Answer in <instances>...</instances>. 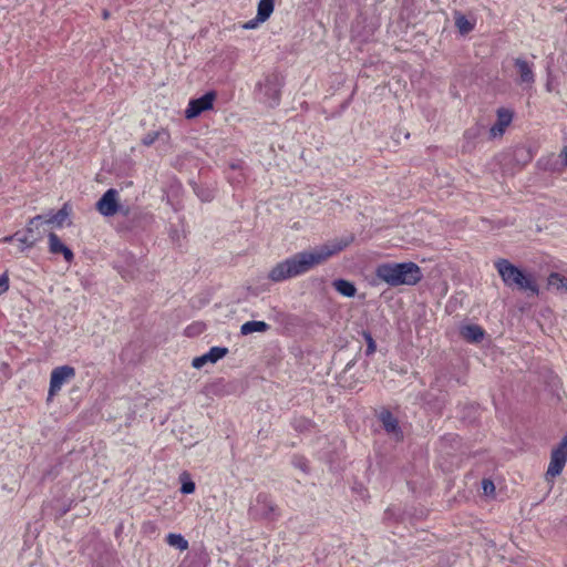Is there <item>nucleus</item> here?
Masks as SVG:
<instances>
[{"label": "nucleus", "instance_id": "f03ea898", "mask_svg": "<svg viewBox=\"0 0 567 567\" xmlns=\"http://www.w3.org/2000/svg\"><path fill=\"white\" fill-rule=\"evenodd\" d=\"M377 277L389 286H413L422 279L421 268L414 262H386L379 265Z\"/></svg>", "mask_w": 567, "mask_h": 567}, {"label": "nucleus", "instance_id": "b1692460", "mask_svg": "<svg viewBox=\"0 0 567 567\" xmlns=\"http://www.w3.org/2000/svg\"><path fill=\"white\" fill-rule=\"evenodd\" d=\"M157 140H164V141H167L168 140V133L166 131H157V132H151V133H147L143 140H142V143L145 145V146H151L152 144H154L155 141Z\"/></svg>", "mask_w": 567, "mask_h": 567}, {"label": "nucleus", "instance_id": "bb28decb", "mask_svg": "<svg viewBox=\"0 0 567 567\" xmlns=\"http://www.w3.org/2000/svg\"><path fill=\"white\" fill-rule=\"evenodd\" d=\"M480 134H481V127H480L478 125H475V126H473V127L468 128V130L465 132L464 136H465V138L474 140V138H476Z\"/></svg>", "mask_w": 567, "mask_h": 567}, {"label": "nucleus", "instance_id": "c9c22d12", "mask_svg": "<svg viewBox=\"0 0 567 567\" xmlns=\"http://www.w3.org/2000/svg\"><path fill=\"white\" fill-rule=\"evenodd\" d=\"M209 196H206V194H203V200H209Z\"/></svg>", "mask_w": 567, "mask_h": 567}, {"label": "nucleus", "instance_id": "1a4fd4ad", "mask_svg": "<svg viewBox=\"0 0 567 567\" xmlns=\"http://www.w3.org/2000/svg\"><path fill=\"white\" fill-rule=\"evenodd\" d=\"M216 94L214 92H207L198 99L190 100L187 109L185 110V116L187 118H194L202 112L213 109Z\"/></svg>", "mask_w": 567, "mask_h": 567}, {"label": "nucleus", "instance_id": "6ab92c4d", "mask_svg": "<svg viewBox=\"0 0 567 567\" xmlns=\"http://www.w3.org/2000/svg\"><path fill=\"white\" fill-rule=\"evenodd\" d=\"M333 288L342 296L351 298L357 293L355 286L346 279H337L332 282Z\"/></svg>", "mask_w": 567, "mask_h": 567}, {"label": "nucleus", "instance_id": "c85d7f7f", "mask_svg": "<svg viewBox=\"0 0 567 567\" xmlns=\"http://www.w3.org/2000/svg\"><path fill=\"white\" fill-rule=\"evenodd\" d=\"M482 487L486 495H489L495 491L494 483L491 480H483Z\"/></svg>", "mask_w": 567, "mask_h": 567}, {"label": "nucleus", "instance_id": "393cba45", "mask_svg": "<svg viewBox=\"0 0 567 567\" xmlns=\"http://www.w3.org/2000/svg\"><path fill=\"white\" fill-rule=\"evenodd\" d=\"M16 240L19 243L18 250L23 252L25 249L32 248L35 246V243L31 240L23 231L16 233Z\"/></svg>", "mask_w": 567, "mask_h": 567}, {"label": "nucleus", "instance_id": "e433bc0d", "mask_svg": "<svg viewBox=\"0 0 567 567\" xmlns=\"http://www.w3.org/2000/svg\"><path fill=\"white\" fill-rule=\"evenodd\" d=\"M560 443H567V435L560 441Z\"/></svg>", "mask_w": 567, "mask_h": 567}, {"label": "nucleus", "instance_id": "9b49d317", "mask_svg": "<svg viewBox=\"0 0 567 567\" xmlns=\"http://www.w3.org/2000/svg\"><path fill=\"white\" fill-rule=\"evenodd\" d=\"M48 246L49 251L53 255H63V258L66 262H72L74 259V254L72 250L65 246L60 237L55 233H49L48 235Z\"/></svg>", "mask_w": 567, "mask_h": 567}, {"label": "nucleus", "instance_id": "f3484780", "mask_svg": "<svg viewBox=\"0 0 567 567\" xmlns=\"http://www.w3.org/2000/svg\"><path fill=\"white\" fill-rule=\"evenodd\" d=\"M461 336L468 342H480L484 337V330L477 324H468L461 328Z\"/></svg>", "mask_w": 567, "mask_h": 567}, {"label": "nucleus", "instance_id": "7c9ffc66", "mask_svg": "<svg viewBox=\"0 0 567 567\" xmlns=\"http://www.w3.org/2000/svg\"><path fill=\"white\" fill-rule=\"evenodd\" d=\"M560 157L563 158V162L565 166H567V146H565L560 153Z\"/></svg>", "mask_w": 567, "mask_h": 567}, {"label": "nucleus", "instance_id": "cd10ccee", "mask_svg": "<svg viewBox=\"0 0 567 567\" xmlns=\"http://www.w3.org/2000/svg\"><path fill=\"white\" fill-rule=\"evenodd\" d=\"M195 491V483L192 481L184 482L181 487L183 494H192Z\"/></svg>", "mask_w": 567, "mask_h": 567}, {"label": "nucleus", "instance_id": "aec40b11", "mask_svg": "<svg viewBox=\"0 0 567 567\" xmlns=\"http://www.w3.org/2000/svg\"><path fill=\"white\" fill-rule=\"evenodd\" d=\"M269 329V324L265 321H247L240 327V333L248 336L254 332H266Z\"/></svg>", "mask_w": 567, "mask_h": 567}, {"label": "nucleus", "instance_id": "20e7f679", "mask_svg": "<svg viewBox=\"0 0 567 567\" xmlns=\"http://www.w3.org/2000/svg\"><path fill=\"white\" fill-rule=\"evenodd\" d=\"M280 85L278 75H267L264 82H260L257 85V95L259 101L269 106L278 105L280 101Z\"/></svg>", "mask_w": 567, "mask_h": 567}, {"label": "nucleus", "instance_id": "412c9836", "mask_svg": "<svg viewBox=\"0 0 567 567\" xmlns=\"http://www.w3.org/2000/svg\"><path fill=\"white\" fill-rule=\"evenodd\" d=\"M548 286L560 292L567 293V277H564L558 272H551L548 276Z\"/></svg>", "mask_w": 567, "mask_h": 567}, {"label": "nucleus", "instance_id": "4468645a", "mask_svg": "<svg viewBox=\"0 0 567 567\" xmlns=\"http://www.w3.org/2000/svg\"><path fill=\"white\" fill-rule=\"evenodd\" d=\"M513 118V113L506 109L497 110V121L489 128V135L492 138L499 137L504 134L505 128L511 124Z\"/></svg>", "mask_w": 567, "mask_h": 567}, {"label": "nucleus", "instance_id": "72a5a7b5", "mask_svg": "<svg viewBox=\"0 0 567 567\" xmlns=\"http://www.w3.org/2000/svg\"><path fill=\"white\" fill-rule=\"evenodd\" d=\"M103 18H104V19H107V18H109V11H106V10H104V11H103Z\"/></svg>", "mask_w": 567, "mask_h": 567}, {"label": "nucleus", "instance_id": "5701e85b", "mask_svg": "<svg viewBox=\"0 0 567 567\" xmlns=\"http://www.w3.org/2000/svg\"><path fill=\"white\" fill-rule=\"evenodd\" d=\"M166 543L169 546L179 549L181 551H184L188 548V542L181 534H168L166 536Z\"/></svg>", "mask_w": 567, "mask_h": 567}, {"label": "nucleus", "instance_id": "a211bd4d", "mask_svg": "<svg viewBox=\"0 0 567 567\" xmlns=\"http://www.w3.org/2000/svg\"><path fill=\"white\" fill-rule=\"evenodd\" d=\"M275 0H260L257 8V22H265L274 12Z\"/></svg>", "mask_w": 567, "mask_h": 567}, {"label": "nucleus", "instance_id": "f704fd0d", "mask_svg": "<svg viewBox=\"0 0 567 567\" xmlns=\"http://www.w3.org/2000/svg\"><path fill=\"white\" fill-rule=\"evenodd\" d=\"M209 196H206V194H203V200H209Z\"/></svg>", "mask_w": 567, "mask_h": 567}, {"label": "nucleus", "instance_id": "4be33fe9", "mask_svg": "<svg viewBox=\"0 0 567 567\" xmlns=\"http://www.w3.org/2000/svg\"><path fill=\"white\" fill-rule=\"evenodd\" d=\"M454 20L456 28L462 34H467L474 29V23L468 21V19L460 12L455 13Z\"/></svg>", "mask_w": 567, "mask_h": 567}, {"label": "nucleus", "instance_id": "9d476101", "mask_svg": "<svg viewBox=\"0 0 567 567\" xmlns=\"http://www.w3.org/2000/svg\"><path fill=\"white\" fill-rule=\"evenodd\" d=\"M228 353V349L225 347H213L209 351L200 357L193 359L192 365L195 369L203 368L206 363H216Z\"/></svg>", "mask_w": 567, "mask_h": 567}, {"label": "nucleus", "instance_id": "6e6552de", "mask_svg": "<svg viewBox=\"0 0 567 567\" xmlns=\"http://www.w3.org/2000/svg\"><path fill=\"white\" fill-rule=\"evenodd\" d=\"M97 212L105 216H114L118 212V192L114 188L107 189L96 203Z\"/></svg>", "mask_w": 567, "mask_h": 567}, {"label": "nucleus", "instance_id": "f8f14e48", "mask_svg": "<svg viewBox=\"0 0 567 567\" xmlns=\"http://www.w3.org/2000/svg\"><path fill=\"white\" fill-rule=\"evenodd\" d=\"M379 420L388 434L392 435L398 441L403 437L398 419L390 411L382 410L379 414Z\"/></svg>", "mask_w": 567, "mask_h": 567}, {"label": "nucleus", "instance_id": "0eeeda50", "mask_svg": "<svg viewBox=\"0 0 567 567\" xmlns=\"http://www.w3.org/2000/svg\"><path fill=\"white\" fill-rule=\"evenodd\" d=\"M74 377L75 369L73 367L61 365L53 369L50 377L49 399L54 396Z\"/></svg>", "mask_w": 567, "mask_h": 567}, {"label": "nucleus", "instance_id": "7ed1b4c3", "mask_svg": "<svg viewBox=\"0 0 567 567\" xmlns=\"http://www.w3.org/2000/svg\"><path fill=\"white\" fill-rule=\"evenodd\" d=\"M495 268L505 286L538 295L539 288L533 274L524 272L507 259L495 261Z\"/></svg>", "mask_w": 567, "mask_h": 567}, {"label": "nucleus", "instance_id": "39448f33", "mask_svg": "<svg viewBox=\"0 0 567 567\" xmlns=\"http://www.w3.org/2000/svg\"><path fill=\"white\" fill-rule=\"evenodd\" d=\"M567 462V443H559L553 449L550 454V462L546 472V480L553 482L558 476Z\"/></svg>", "mask_w": 567, "mask_h": 567}, {"label": "nucleus", "instance_id": "c756f323", "mask_svg": "<svg viewBox=\"0 0 567 567\" xmlns=\"http://www.w3.org/2000/svg\"><path fill=\"white\" fill-rule=\"evenodd\" d=\"M0 289L2 292L9 289V276L7 272L0 276Z\"/></svg>", "mask_w": 567, "mask_h": 567}, {"label": "nucleus", "instance_id": "2f4dec72", "mask_svg": "<svg viewBox=\"0 0 567 567\" xmlns=\"http://www.w3.org/2000/svg\"><path fill=\"white\" fill-rule=\"evenodd\" d=\"M13 240H16V233L13 235L6 236L1 239L2 243H11Z\"/></svg>", "mask_w": 567, "mask_h": 567}, {"label": "nucleus", "instance_id": "473e14b6", "mask_svg": "<svg viewBox=\"0 0 567 567\" xmlns=\"http://www.w3.org/2000/svg\"><path fill=\"white\" fill-rule=\"evenodd\" d=\"M256 23H258L256 20L255 21H250L248 22L245 28L249 29V28H255L256 27Z\"/></svg>", "mask_w": 567, "mask_h": 567}, {"label": "nucleus", "instance_id": "a878e982", "mask_svg": "<svg viewBox=\"0 0 567 567\" xmlns=\"http://www.w3.org/2000/svg\"><path fill=\"white\" fill-rule=\"evenodd\" d=\"M363 337L367 341V350H365V354L367 355H371L375 352L377 350V344L371 336L370 332H363Z\"/></svg>", "mask_w": 567, "mask_h": 567}, {"label": "nucleus", "instance_id": "ddd939ff", "mask_svg": "<svg viewBox=\"0 0 567 567\" xmlns=\"http://www.w3.org/2000/svg\"><path fill=\"white\" fill-rule=\"evenodd\" d=\"M71 206L65 203L61 209H59L55 214H47L43 216V223L45 225L52 224L59 228L63 227L64 225L70 226V215H71Z\"/></svg>", "mask_w": 567, "mask_h": 567}, {"label": "nucleus", "instance_id": "423d86ee", "mask_svg": "<svg viewBox=\"0 0 567 567\" xmlns=\"http://www.w3.org/2000/svg\"><path fill=\"white\" fill-rule=\"evenodd\" d=\"M250 515L254 517L274 519L277 517V506L269 495L260 493L256 497V502L250 506Z\"/></svg>", "mask_w": 567, "mask_h": 567}, {"label": "nucleus", "instance_id": "f257e3e1", "mask_svg": "<svg viewBox=\"0 0 567 567\" xmlns=\"http://www.w3.org/2000/svg\"><path fill=\"white\" fill-rule=\"evenodd\" d=\"M346 247L342 243H329L295 254L290 258L277 264L269 272L268 277L275 282L297 277L308 272L313 267L326 262L331 256L341 251Z\"/></svg>", "mask_w": 567, "mask_h": 567}, {"label": "nucleus", "instance_id": "dca6fc26", "mask_svg": "<svg viewBox=\"0 0 567 567\" xmlns=\"http://www.w3.org/2000/svg\"><path fill=\"white\" fill-rule=\"evenodd\" d=\"M514 63L519 74V82L532 85L535 82L533 64L520 58L515 59Z\"/></svg>", "mask_w": 567, "mask_h": 567}, {"label": "nucleus", "instance_id": "2eb2a0df", "mask_svg": "<svg viewBox=\"0 0 567 567\" xmlns=\"http://www.w3.org/2000/svg\"><path fill=\"white\" fill-rule=\"evenodd\" d=\"M45 224L43 223V216L37 215L29 219L23 233L37 244L43 238L45 229H43L42 227Z\"/></svg>", "mask_w": 567, "mask_h": 567}]
</instances>
